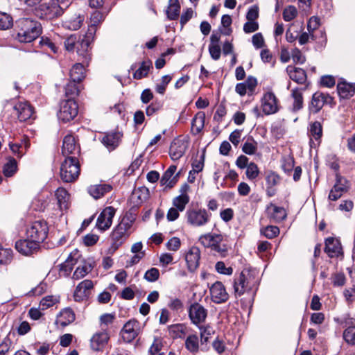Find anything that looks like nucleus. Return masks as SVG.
Returning a JSON list of instances; mask_svg holds the SVG:
<instances>
[{
    "mask_svg": "<svg viewBox=\"0 0 355 355\" xmlns=\"http://www.w3.org/2000/svg\"><path fill=\"white\" fill-rule=\"evenodd\" d=\"M205 114L203 112L197 113L191 121V132L193 135L199 134L204 128Z\"/></svg>",
    "mask_w": 355,
    "mask_h": 355,
    "instance_id": "72a5a7b5",
    "label": "nucleus"
},
{
    "mask_svg": "<svg viewBox=\"0 0 355 355\" xmlns=\"http://www.w3.org/2000/svg\"><path fill=\"white\" fill-rule=\"evenodd\" d=\"M109 339V334L105 331L96 333L90 340L92 349L94 351L100 350L107 344Z\"/></svg>",
    "mask_w": 355,
    "mask_h": 355,
    "instance_id": "a878e982",
    "label": "nucleus"
},
{
    "mask_svg": "<svg viewBox=\"0 0 355 355\" xmlns=\"http://www.w3.org/2000/svg\"><path fill=\"white\" fill-rule=\"evenodd\" d=\"M177 167L175 165H171L169 168L164 173L160 180V183L162 185L166 186V188H172L175 186L178 180L179 173H177L173 176Z\"/></svg>",
    "mask_w": 355,
    "mask_h": 355,
    "instance_id": "4be33fe9",
    "label": "nucleus"
},
{
    "mask_svg": "<svg viewBox=\"0 0 355 355\" xmlns=\"http://www.w3.org/2000/svg\"><path fill=\"white\" fill-rule=\"evenodd\" d=\"M268 214L270 220L274 222H281L284 220L287 216L286 211L283 207L277 206L274 204H270L268 206Z\"/></svg>",
    "mask_w": 355,
    "mask_h": 355,
    "instance_id": "bb28decb",
    "label": "nucleus"
},
{
    "mask_svg": "<svg viewBox=\"0 0 355 355\" xmlns=\"http://www.w3.org/2000/svg\"><path fill=\"white\" fill-rule=\"evenodd\" d=\"M12 26V17L6 12H0V29L6 30L10 28Z\"/></svg>",
    "mask_w": 355,
    "mask_h": 355,
    "instance_id": "8fccbe9b",
    "label": "nucleus"
},
{
    "mask_svg": "<svg viewBox=\"0 0 355 355\" xmlns=\"http://www.w3.org/2000/svg\"><path fill=\"white\" fill-rule=\"evenodd\" d=\"M223 236L218 234H206L199 238L200 243L205 248L213 250L215 247L223 241Z\"/></svg>",
    "mask_w": 355,
    "mask_h": 355,
    "instance_id": "5701e85b",
    "label": "nucleus"
},
{
    "mask_svg": "<svg viewBox=\"0 0 355 355\" xmlns=\"http://www.w3.org/2000/svg\"><path fill=\"white\" fill-rule=\"evenodd\" d=\"M211 300L216 304L225 302L229 299V295L224 285L220 282H216L210 287Z\"/></svg>",
    "mask_w": 355,
    "mask_h": 355,
    "instance_id": "f8f14e48",
    "label": "nucleus"
},
{
    "mask_svg": "<svg viewBox=\"0 0 355 355\" xmlns=\"http://www.w3.org/2000/svg\"><path fill=\"white\" fill-rule=\"evenodd\" d=\"M62 153L63 155L69 157L70 155H78L80 153V148L76 144L75 138L71 135H66L63 139Z\"/></svg>",
    "mask_w": 355,
    "mask_h": 355,
    "instance_id": "a211bd4d",
    "label": "nucleus"
},
{
    "mask_svg": "<svg viewBox=\"0 0 355 355\" xmlns=\"http://www.w3.org/2000/svg\"><path fill=\"white\" fill-rule=\"evenodd\" d=\"M266 97V93H265L263 96L261 106L260 107L255 106L252 109V113L257 118H259V117L263 118L264 115L266 114V109L265 107V106L266 105V101L265 100Z\"/></svg>",
    "mask_w": 355,
    "mask_h": 355,
    "instance_id": "603ef678",
    "label": "nucleus"
},
{
    "mask_svg": "<svg viewBox=\"0 0 355 355\" xmlns=\"http://www.w3.org/2000/svg\"><path fill=\"white\" fill-rule=\"evenodd\" d=\"M297 15V8L293 6L286 7L283 12V17L285 21H289Z\"/></svg>",
    "mask_w": 355,
    "mask_h": 355,
    "instance_id": "6e6d98bb",
    "label": "nucleus"
},
{
    "mask_svg": "<svg viewBox=\"0 0 355 355\" xmlns=\"http://www.w3.org/2000/svg\"><path fill=\"white\" fill-rule=\"evenodd\" d=\"M55 196L59 209L61 211L67 209L69 207V194L67 191L62 187L58 188L55 193Z\"/></svg>",
    "mask_w": 355,
    "mask_h": 355,
    "instance_id": "c85d7f7f",
    "label": "nucleus"
},
{
    "mask_svg": "<svg viewBox=\"0 0 355 355\" xmlns=\"http://www.w3.org/2000/svg\"><path fill=\"white\" fill-rule=\"evenodd\" d=\"M70 78L73 82H80L85 78V68L83 64H75L69 72Z\"/></svg>",
    "mask_w": 355,
    "mask_h": 355,
    "instance_id": "e433bc0d",
    "label": "nucleus"
},
{
    "mask_svg": "<svg viewBox=\"0 0 355 355\" xmlns=\"http://www.w3.org/2000/svg\"><path fill=\"white\" fill-rule=\"evenodd\" d=\"M12 250L9 248H3L0 246V264H6L12 259Z\"/></svg>",
    "mask_w": 355,
    "mask_h": 355,
    "instance_id": "864d4df0",
    "label": "nucleus"
},
{
    "mask_svg": "<svg viewBox=\"0 0 355 355\" xmlns=\"http://www.w3.org/2000/svg\"><path fill=\"white\" fill-rule=\"evenodd\" d=\"M94 284L92 280L85 279L76 286L74 291L73 297L76 301L80 302L88 297L91 290L93 288Z\"/></svg>",
    "mask_w": 355,
    "mask_h": 355,
    "instance_id": "dca6fc26",
    "label": "nucleus"
},
{
    "mask_svg": "<svg viewBox=\"0 0 355 355\" xmlns=\"http://www.w3.org/2000/svg\"><path fill=\"white\" fill-rule=\"evenodd\" d=\"M150 69H153V64L150 60H148L141 62L139 67L134 72L133 78L140 80L147 77Z\"/></svg>",
    "mask_w": 355,
    "mask_h": 355,
    "instance_id": "2f4dec72",
    "label": "nucleus"
},
{
    "mask_svg": "<svg viewBox=\"0 0 355 355\" xmlns=\"http://www.w3.org/2000/svg\"><path fill=\"white\" fill-rule=\"evenodd\" d=\"M77 82H70L65 87V94L67 96L73 97L78 95L79 89L76 85Z\"/></svg>",
    "mask_w": 355,
    "mask_h": 355,
    "instance_id": "bf43d9fd",
    "label": "nucleus"
},
{
    "mask_svg": "<svg viewBox=\"0 0 355 355\" xmlns=\"http://www.w3.org/2000/svg\"><path fill=\"white\" fill-rule=\"evenodd\" d=\"M311 136L315 140H319L322 135V127L320 122L315 121L311 124L310 127Z\"/></svg>",
    "mask_w": 355,
    "mask_h": 355,
    "instance_id": "de8ad7c7",
    "label": "nucleus"
},
{
    "mask_svg": "<svg viewBox=\"0 0 355 355\" xmlns=\"http://www.w3.org/2000/svg\"><path fill=\"white\" fill-rule=\"evenodd\" d=\"M17 24L19 28L17 38L20 42H31L42 33V26L37 21L22 18Z\"/></svg>",
    "mask_w": 355,
    "mask_h": 355,
    "instance_id": "7ed1b4c3",
    "label": "nucleus"
},
{
    "mask_svg": "<svg viewBox=\"0 0 355 355\" xmlns=\"http://www.w3.org/2000/svg\"><path fill=\"white\" fill-rule=\"evenodd\" d=\"M139 322L136 320L128 321L121 330L122 338L127 343L132 342L138 335Z\"/></svg>",
    "mask_w": 355,
    "mask_h": 355,
    "instance_id": "4468645a",
    "label": "nucleus"
},
{
    "mask_svg": "<svg viewBox=\"0 0 355 355\" xmlns=\"http://www.w3.org/2000/svg\"><path fill=\"white\" fill-rule=\"evenodd\" d=\"M343 337L347 344L355 345V326H350L344 330Z\"/></svg>",
    "mask_w": 355,
    "mask_h": 355,
    "instance_id": "49530a36",
    "label": "nucleus"
},
{
    "mask_svg": "<svg viewBox=\"0 0 355 355\" xmlns=\"http://www.w3.org/2000/svg\"><path fill=\"white\" fill-rule=\"evenodd\" d=\"M76 263V261L70 254L66 261L60 264V272L65 277H67L71 272L73 266Z\"/></svg>",
    "mask_w": 355,
    "mask_h": 355,
    "instance_id": "c03bdc74",
    "label": "nucleus"
},
{
    "mask_svg": "<svg viewBox=\"0 0 355 355\" xmlns=\"http://www.w3.org/2000/svg\"><path fill=\"white\" fill-rule=\"evenodd\" d=\"M246 168L245 174L249 180H254L258 176L259 171L254 162H250Z\"/></svg>",
    "mask_w": 355,
    "mask_h": 355,
    "instance_id": "4d7b16f0",
    "label": "nucleus"
},
{
    "mask_svg": "<svg viewBox=\"0 0 355 355\" xmlns=\"http://www.w3.org/2000/svg\"><path fill=\"white\" fill-rule=\"evenodd\" d=\"M105 19V13L99 10L93 12L91 15L90 22L91 24L88 28V31L86 33L87 37L93 38L94 35L96 31V27L100 24Z\"/></svg>",
    "mask_w": 355,
    "mask_h": 355,
    "instance_id": "b1692460",
    "label": "nucleus"
},
{
    "mask_svg": "<svg viewBox=\"0 0 355 355\" xmlns=\"http://www.w3.org/2000/svg\"><path fill=\"white\" fill-rule=\"evenodd\" d=\"M189 316L194 324H199L205 321L207 310L199 303L191 304L189 309Z\"/></svg>",
    "mask_w": 355,
    "mask_h": 355,
    "instance_id": "9b49d317",
    "label": "nucleus"
},
{
    "mask_svg": "<svg viewBox=\"0 0 355 355\" xmlns=\"http://www.w3.org/2000/svg\"><path fill=\"white\" fill-rule=\"evenodd\" d=\"M136 218L135 214L130 211L126 212L112 230L111 239L113 241L112 245L115 248L122 245L134 231L132 226Z\"/></svg>",
    "mask_w": 355,
    "mask_h": 355,
    "instance_id": "f03ea898",
    "label": "nucleus"
},
{
    "mask_svg": "<svg viewBox=\"0 0 355 355\" xmlns=\"http://www.w3.org/2000/svg\"><path fill=\"white\" fill-rule=\"evenodd\" d=\"M185 347L192 353L197 352L199 349L198 337L195 334L189 335L185 340Z\"/></svg>",
    "mask_w": 355,
    "mask_h": 355,
    "instance_id": "79ce46f5",
    "label": "nucleus"
},
{
    "mask_svg": "<svg viewBox=\"0 0 355 355\" xmlns=\"http://www.w3.org/2000/svg\"><path fill=\"white\" fill-rule=\"evenodd\" d=\"M122 135L119 131L107 132L102 137L101 141L107 149L113 150L119 146Z\"/></svg>",
    "mask_w": 355,
    "mask_h": 355,
    "instance_id": "6ab92c4d",
    "label": "nucleus"
},
{
    "mask_svg": "<svg viewBox=\"0 0 355 355\" xmlns=\"http://www.w3.org/2000/svg\"><path fill=\"white\" fill-rule=\"evenodd\" d=\"M159 271L156 268H152L148 270L144 275V279L150 282H155L159 279Z\"/></svg>",
    "mask_w": 355,
    "mask_h": 355,
    "instance_id": "052dcab7",
    "label": "nucleus"
},
{
    "mask_svg": "<svg viewBox=\"0 0 355 355\" xmlns=\"http://www.w3.org/2000/svg\"><path fill=\"white\" fill-rule=\"evenodd\" d=\"M291 96L294 100L293 104V110L296 112L300 110L303 107V96L302 93L298 88L292 90Z\"/></svg>",
    "mask_w": 355,
    "mask_h": 355,
    "instance_id": "ea45409f",
    "label": "nucleus"
},
{
    "mask_svg": "<svg viewBox=\"0 0 355 355\" xmlns=\"http://www.w3.org/2000/svg\"><path fill=\"white\" fill-rule=\"evenodd\" d=\"M216 270L218 272L223 274L230 275L233 272V269L232 267H226L225 264L223 261H218L215 266Z\"/></svg>",
    "mask_w": 355,
    "mask_h": 355,
    "instance_id": "680f3d73",
    "label": "nucleus"
},
{
    "mask_svg": "<svg viewBox=\"0 0 355 355\" xmlns=\"http://www.w3.org/2000/svg\"><path fill=\"white\" fill-rule=\"evenodd\" d=\"M17 168L16 160L14 158L10 157L3 166V174L7 177H10L16 172Z\"/></svg>",
    "mask_w": 355,
    "mask_h": 355,
    "instance_id": "a18cd8bd",
    "label": "nucleus"
},
{
    "mask_svg": "<svg viewBox=\"0 0 355 355\" xmlns=\"http://www.w3.org/2000/svg\"><path fill=\"white\" fill-rule=\"evenodd\" d=\"M339 96L343 98H349L355 93L354 86L346 82H340L337 85Z\"/></svg>",
    "mask_w": 355,
    "mask_h": 355,
    "instance_id": "473e14b6",
    "label": "nucleus"
},
{
    "mask_svg": "<svg viewBox=\"0 0 355 355\" xmlns=\"http://www.w3.org/2000/svg\"><path fill=\"white\" fill-rule=\"evenodd\" d=\"M324 252L331 258L337 257L342 254L341 244L337 239L329 237L325 241Z\"/></svg>",
    "mask_w": 355,
    "mask_h": 355,
    "instance_id": "aec40b11",
    "label": "nucleus"
},
{
    "mask_svg": "<svg viewBox=\"0 0 355 355\" xmlns=\"http://www.w3.org/2000/svg\"><path fill=\"white\" fill-rule=\"evenodd\" d=\"M29 144L27 141L21 142V144H10V150L13 153L18 155L19 157H21L26 149L28 148Z\"/></svg>",
    "mask_w": 355,
    "mask_h": 355,
    "instance_id": "3c124183",
    "label": "nucleus"
},
{
    "mask_svg": "<svg viewBox=\"0 0 355 355\" xmlns=\"http://www.w3.org/2000/svg\"><path fill=\"white\" fill-rule=\"evenodd\" d=\"M181 245L180 239L178 237H173L166 244L168 250L177 251L179 250Z\"/></svg>",
    "mask_w": 355,
    "mask_h": 355,
    "instance_id": "69168bd1",
    "label": "nucleus"
},
{
    "mask_svg": "<svg viewBox=\"0 0 355 355\" xmlns=\"http://www.w3.org/2000/svg\"><path fill=\"white\" fill-rule=\"evenodd\" d=\"M111 190L112 187L110 184H98L89 187L88 192L94 198L98 199Z\"/></svg>",
    "mask_w": 355,
    "mask_h": 355,
    "instance_id": "c756f323",
    "label": "nucleus"
},
{
    "mask_svg": "<svg viewBox=\"0 0 355 355\" xmlns=\"http://www.w3.org/2000/svg\"><path fill=\"white\" fill-rule=\"evenodd\" d=\"M92 270L91 264L84 265L82 267H78L73 274V279H80L83 278L87 273Z\"/></svg>",
    "mask_w": 355,
    "mask_h": 355,
    "instance_id": "09e8293b",
    "label": "nucleus"
},
{
    "mask_svg": "<svg viewBox=\"0 0 355 355\" xmlns=\"http://www.w3.org/2000/svg\"><path fill=\"white\" fill-rule=\"evenodd\" d=\"M39 243L28 237L26 239L19 240L15 243L16 250L24 255L32 254L39 248Z\"/></svg>",
    "mask_w": 355,
    "mask_h": 355,
    "instance_id": "f3484780",
    "label": "nucleus"
},
{
    "mask_svg": "<svg viewBox=\"0 0 355 355\" xmlns=\"http://www.w3.org/2000/svg\"><path fill=\"white\" fill-rule=\"evenodd\" d=\"M78 109L76 102L72 98H69L61 103L60 109L58 113V117L59 120L64 123L69 122L77 116Z\"/></svg>",
    "mask_w": 355,
    "mask_h": 355,
    "instance_id": "6e6552de",
    "label": "nucleus"
},
{
    "mask_svg": "<svg viewBox=\"0 0 355 355\" xmlns=\"http://www.w3.org/2000/svg\"><path fill=\"white\" fill-rule=\"evenodd\" d=\"M83 21L84 17L83 15L80 14L75 15L64 21L63 26L69 30L76 31L81 27Z\"/></svg>",
    "mask_w": 355,
    "mask_h": 355,
    "instance_id": "7c9ffc66",
    "label": "nucleus"
},
{
    "mask_svg": "<svg viewBox=\"0 0 355 355\" xmlns=\"http://www.w3.org/2000/svg\"><path fill=\"white\" fill-rule=\"evenodd\" d=\"M49 227L44 220L33 222L26 230L27 237L40 244L47 237Z\"/></svg>",
    "mask_w": 355,
    "mask_h": 355,
    "instance_id": "423d86ee",
    "label": "nucleus"
},
{
    "mask_svg": "<svg viewBox=\"0 0 355 355\" xmlns=\"http://www.w3.org/2000/svg\"><path fill=\"white\" fill-rule=\"evenodd\" d=\"M211 216L205 209H189L186 212L187 223L193 227L205 225L210 220Z\"/></svg>",
    "mask_w": 355,
    "mask_h": 355,
    "instance_id": "0eeeda50",
    "label": "nucleus"
},
{
    "mask_svg": "<svg viewBox=\"0 0 355 355\" xmlns=\"http://www.w3.org/2000/svg\"><path fill=\"white\" fill-rule=\"evenodd\" d=\"M286 71L290 78L297 84H304L306 83L307 76L306 71L299 67L288 66Z\"/></svg>",
    "mask_w": 355,
    "mask_h": 355,
    "instance_id": "393cba45",
    "label": "nucleus"
},
{
    "mask_svg": "<svg viewBox=\"0 0 355 355\" xmlns=\"http://www.w3.org/2000/svg\"><path fill=\"white\" fill-rule=\"evenodd\" d=\"M189 202V197L187 193L181 194L175 197L173 200V205L180 211H182Z\"/></svg>",
    "mask_w": 355,
    "mask_h": 355,
    "instance_id": "37998d69",
    "label": "nucleus"
},
{
    "mask_svg": "<svg viewBox=\"0 0 355 355\" xmlns=\"http://www.w3.org/2000/svg\"><path fill=\"white\" fill-rule=\"evenodd\" d=\"M200 251L197 247H192L187 253L185 259L189 271L194 272L199 266Z\"/></svg>",
    "mask_w": 355,
    "mask_h": 355,
    "instance_id": "412c9836",
    "label": "nucleus"
},
{
    "mask_svg": "<svg viewBox=\"0 0 355 355\" xmlns=\"http://www.w3.org/2000/svg\"><path fill=\"white\" fill-rule=\"evenodd\" d=\"M259 280V272L256 268H245L236 277L233 282L235 297L250 293L255 288Z\"/></svg>",
    "mask_w": 355,
    "mask_h": 355,
    "instance_id": "f257e3e1",
    "label": "nucleus"
},
{
    "mask_svg": "<svg viewBox=\"0 0 355 355\" xmlns=\"http://www.w3.org/2000/svg\"><path fill=\"white\" fill-rule=\"evenodd\" d=\"M338 192H340L342 195L345 193H347L349 188V182L343 177L340 176L338 174H336V183L333 187Z\"/></svg>",
    "mask_w": 355,
    "mask_h": 355,
    "instance_id": "a19ab883",
    "label": "nucleus"
},
{
    "mask_svg": "<svg viewBox=\"0 0 355 355\" xmlns=\"http://www.w3.org/2000/svg\"><path fill=\"white\" fill-rule=\"evenodd\" d=\"M295 26H291L286 31V37L288 42H293L299 36L297 30H295Z\"/></svg>",
    "mask_w": 355,
    "mask_h": 355,
    "instance_id": "338daca9",
    "label": "nucleus"
},
{
    "mask_svg": "<svg viewBox=\"0 0 355 355\" xmlns=\"http://www.w3.org/2000/svg\"><path fill=\"white\" fill-rule=\"evenodd\" d=\"M281 107L278 98L274 93L268 91V115L277 113Z\"/></svg>",
    "mask_w": 355,
    "mask_h": 355,
    "instance_id": "c9c22d12",
    "label": "nucleus"
},
{
    "mask_svg": "<svg viewBox=\"0 0 355 355\" xmlns=\"http://www.w3.org/2000/svg\"><path fill=\"white\" fill-rule=\"evenodd\" d=\"M334 98L328 94L315 92L311 99L310 111L314 114L318 112L324 104H331Z\"/></svg>",
    "mask_w": 355,
    "mask_h": 355,
    "instance_id": "9d476101",
    "label": "nucleus"
},
{
    "mask_svg": "<svg viewBox=\"0 0 355 355\" xmlns=\"http://www.w3.org/2000/svg\"><path fill=\"white\" fill-rule=\"evenodd\" d=\"M75 320V314L71 309L67 308L62 310L58 315L55 323L62 327H64Z\"/></svg>",
    "mask_w": 355,
    "mask_h": 355,
    "instance_id": "cd10ccee",
    "label": "nucleus"
},
{
    "mask_svg": "<svg viewBox=\"0 0 355 355\" xmlns=\"http://www.w3.org/2000/svg\"><path fill=\"white\" fill-rule=\"evenodd\" d=\"M20 121H26L35 118L33 107L28 102H19L15 105Z\"/></svg>",
    "mask_w": 355,
    "mask_h": 355,
    "instance_id": "2eb2a0df",
    "label": "nucleus"
},
{
    "mask_svg": "<svg viewBox=\"0 0 355 355\" xmlns=\"http://www.w3.org/2000/svg\"><path fill=\"white\" fill-rule=\"evenodd\" d=\"M201 343H207L209 336L213 333L212 328L210 326L200 327Z\"/></svg>",
    "mask_w": 355,
    "mask_h": 355,
    "instance_id": "e2e57ef3",
    "label": "nucleus"
},
{
    "mask_svg": "<svg viewBox=\"0 0 355 355\" xmlns=\"http://www.w3.org/2000/svg\"><path fill=\"white\" fill-rule=\"evenodd\" d=\"M53 4L42 3L40 5V9L44 12V14L50 17L57 16L61 14L63 10L59 7L58 3L55 1H53Z\"/></svg>",
    "mask_w": 355,
    "mask_h": 355,
    "instance_id": "f704fd0d",
    "label": "nucleus"
},
{
    "mask_svg": "<svg viewBox=\"0 0 355 355\" xmlns=\"http://www.w3.org/2000/svg\"><path fill=\"white\" fill-rule=\"evenodd\" d=\"M294 166V159L291 156L284 157L282 158V167L284 171H291Z\"/></svg>",
    "mask_w": 355,
    "mask_h": 355,
    "instance_id": "774afa93",
    "label": "nucleus"
},
{
    "mask_svg": "<svg viewBox=\"0 0 355 355\" xmlns=\"http://www.w3.org/2000/svg\"><path fill=\"white\" fill-rule=\"evenodd\" d=\"M116 209L113 207H105L99 214L96 226L101 231L108 230L112 223V219L115 215Z\"/></svg>",
    "mask_w": 355,
    "mask_h": 355,
    "instance_id": "1a4fd4ad",
    "label": "nucleus"
},
{
    "mask_svg": "<svg viewBox=\"0 0 355 355\" xmlns=\"http://www.w3.org/2000/svg\"><path fill=\"white\" fill-rule=\"evenodd\" d=\"M209 53L210 54L211 58L214 60H219L221 55V49L220 45H209Z\"/></svg>",
    "mask_w": 355,
    "mask_h": 355,
    "instance_id": "0e129e2a",
    "label": "nucleus"
},
{
    "mask_svg": "<svg viewBox=\"0 0 355 355\" xmlns=\"http://www.w3.org/2000/svg\"><path fill=\"white\" fill-rule=\"evenodd\" d=\"M172 78L169 75H165L162 78V80L160 83L157 84L155 90L157 93L160 94H164L167 85L170 83Z\"/></svg>",
    "mask_w": 355,
    "mask_h": 355,
    "instance_id": "13d9d810",
    "label": "nucleus"
},
{
    "mask_svg": "<svg viewBox=\"0 0 355 355\" xmlns=\"http://www.w3.org/2000/svg\"><path fill=\"white\" fill-rule=\"evenodd\" d=\"M80 165L76 156L66 157L60 167V178L65 182H73L80 175Z\"/></svg>",
    "mask_w": 355,
    "mask_h": 355,
    "instance_id": "20e7f679",
    "label": "nucleus"
},
{
    "mask_svg": "<svg viewBox=\"0 0 355 355\" xmlns=\"http://www.w3.org/2000/svg\"><path fill=\"white\" fill-rule=\"evenodd\" d=\"M242 150L248 155H253L257 150V144L252 139H248L243 144Z\"/></svg>",
    "mask_w": 355,
    "mask_h": 355,
    "instance_id": "5fc2aeb1",
    "label": "nucleus"
},
{
    "mask_svg": "<svg viewBox=\"0 0 355 355\" xmlns=\"http://www.w3.org/2000/svg\"><path fill=\"white\" fill-rule=\"evenodd\" d=\"M180 10V5L178 0H170L169 6L166 11L167 17L170 20H175L178 18Z\"/></svg>",
    "mask_w": 355,
    "mask_h": 355,
    "instance_id": "58836bf2",
    "label": "nucleus"
},
{
    "mask_svg": "<svg viewBox=\"0 0 355 355\" xmlns=\"http://www.w3.org/2000/svg\"><path fill=\"white\" fill-rule=\"evenodd\" d=\"M188 148V142L179 138L175 139L170 146L169 153L173 160H178L185 153Z\"/></svg>",
    "mask_w": 355,
    "mask_h": 355,
    "instance_id": "ddd939ff",
    "label": "nucleus"
},
{
    "mask_svg": "<svg viewBox=\"0 0 355 355\" xmlns=\"http://www.w3.org/2000/svg\"><path fill=\"white\" fill-rule=\"evenodd\" d=\"M90 39V37H87L86 35L81 39L80 36L73 34L64 40V47L68 51H72L76 49L78 55L87 58Z\"/></svg>",
    "mask_w": 355,
    "mask_h": 355,
    "instance_id": "39448f33",
    "label": "nucleus"
},
{
    "mask_svg": "<svg viewBox=\"0 0 355 355\" xmlns=\"http://www.w3.org/2000/svg\"><path fill=\"white\" fill-rule=\"evenodd\" d=\"M281 182V178L274 172L268 174V196H272L275 194L277 189L272 188L279 184Z\"/></svg>",
    "mask_w": 355,
    "mask_h": 355,
    "instance_id": "4c0bfd02",
    "label": "nucleus"
}]
</instances>
